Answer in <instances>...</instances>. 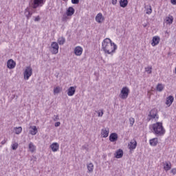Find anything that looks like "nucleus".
<instances>
[{"instance_id": "0eeeda50", "label": "nucleus", "mask_w": 176, "mask_h": 176, "mask_svg": "<svg viewBox=\"0 0 176 176\" xmlns=\"http://www.w3.org/2000/svg\"><path fill=\"white\" fill-rule=\"evenodd\" d=\"M58 43L56 42H52L50 50L52 54H57L58 53Z\"/></svg>"}, {"instance_id": "cd10ccee", "label": "nucleus", "mask_w": 176, "mask_h": 176, "mask_svg": "<svg viewBox=\"0 0 176 176\" xmlns=\"http://www.w3.org/2000/svg\"><path fill=\"white\" fill-rule=\"evenodd\" d=\"M87 170L89 173H93V170H94V165L93 164V163H89L87 165Z\"/></svg>"}, {"instance_id": "4be33fe9", "label": "nucleus", "mask_w": 176, "mask_h": 176, "mask_svg": "<svg viewBox=\"0 0 176 176\" xmlns=\"http://www.w3.org/2000/svg\"><path fill=\"white\" fill-rule=\"evenodd\" d=\"M25 16H26L28 20L30 19V17H31V16H32V12L30 11V8H27L25 10Z\"/></svg>"}, {"instance_id": "7c9ffc66", "label": "nucleus", "mask_w": 176, "mask_h": 176, "mask_svg": "<svg viewBox=\"0 0 176 176\" xmlns=\"http://www.w3.org/2000/svg\"><path fill=\"white\" fill-rule=\"evenodd\" d=\"M63 90V89L60 87H56L54 89V94H58Z\"/></svg>"}, {"instance_id": "473e14b6", "label": "nucleus", "mask_w": 176, "mask_h": 176, "mask_svg": "<svg viewBox=\"0 0 176 176\" xmlns=\"http://www.w3.org/2000/svg\"><path fill=\"white\" fill-rule=\"evenodd\" d=\"M152 66H148L147 67H145V72H147V74H152Z\"/></svg>"}, {"instance_id": "5701e85b", "label": "nucleus", "mask_w": 176, "mask_h": 176, "mask_svg": "<svg viewBox=\"0 0 176 176\" xmlns=\"http://www.w3.org/2000/svg\"><path fill=\"white\" fill-rule=\"evenodd\" d=\"M128 4H129V1L127 0L120 1V6H121V8H126V6H127Z\"/></svg>"}, {"instance_id": "ddd939ff", "label": "nucleus", "mask_w": 176, "mask_h": 176, "mask_svg": "<svg viewBox=\"0 0 176 176\" xmlns=\"http://www.w3.org/2000/svg\"><path fill=\"white\" fill-rule=\"evenodd\" d=\"M75 91H76V87H70L67 90V96L72 97L75 94Z\"/></svg>"}, {"instance_id": "f257e3e1", "label": "nucleus", "mask_w": 176, "mask_h": 176, "mask_svg": "<svg viewBox=\"0 0 176 176\" xmlns=\"http://www.w3.org/2000/svg\"><path fill=\"white\" fill-rule=\"evenodd\" d=\"M102 50H103L104 54H109L110 56H113L118 50V45L112 42L110 38H104L102 42Z\"/></svg>"}, {"instance_id": "393cba45", "label": "nucleus", "mask_w": 176, "mask_h": 176, "mask_svg": "<svg viewBox=\"0 0 176 176\" xmlns=\"http://www.w3.org/2000/svg\"><path fill=\"white\" fill-rule=\"evenodd\" d=\"M75 13V10L72 7H69L67 12V16H72Z\"/></svg>"}, {"instance_id": "9d476101", "label": "nucleus", "mask_w": 176, "mask_h": 176, "mask_svg": "<svg viewBox=\"0 0 176 176\" xmlns=\"http://www.w3.org/2000/svg\"><path fill=\"white\" fill-rule=\"evenodd\" d=\"M82 53H83V48L80 46H77L74 48V54L76 56H82Z\"/></svg>"}, {"instance_id": "6ab92c4d", "label": "nucleus", "mask_w": 176, "mask_h": 176, "mask_svg": "<svg viewBox=\"0 0 176 176\" xmlns=\"http://www.w3.org/2000/svg\"><path fill=\"white\" fill-rule=\"evenodd\" d=\"M109 140L111 142H115V141H118V134L116 133H113L109 136Z\"/></svg>"}, {"instance_id": "e433bc0d", "label": "nucleus", "mask_w": 176, "mask_h": 176, "mask_svg": "<svg viewBox=\"0 0 176 176\" xmlns=\"http://www.w3.org/2000/svg\"><path fill=\"white\" fill-rule=\"evenodd\" d=\"M72 3H73L74 5H76L79 3V0H72Z\"/></svg>"}, {"instance_id": "c85d7f7f", "label": "nucleus", "mask_w": 176, "mask_h": 176, "mask_svg": "<svg viewBox=\"0 0 176 176\" xmlns=\"http://www.w3.org/2000/svg\"><path fill=\"white\" fill-rule=\"evenodd\" d=\"M146 14H151L152 13V6L151 5L146 6Z\"/></svg>"}, {"instance_id": "2f4dec72", "label": "nucleus", "mask_w": 176, "mask_h": 176, "mask_svg": "<svg viewBox=\"0 0 176 176\" xmlns=\"http://www.w3.org/2000/svg\"><path fill=\"white\" fill-rule=\"evenodd\" d=\"M58 43L59 45H63V43H65V38L64 37H60L58 39Z\"/></svg>"}, {"instance_id": "72a5a7b5", "label": "nucleus", "mask_w": 176, "mask_h": 176, "mask_svg": "<svg viewBox=\"0 0 176 176\" xmlns=\"http://www.w3.org/2000/svg\"><path fill=\"white\" fill-rule=\"evenodd\" d=\"M135 122V120L133 118H129V124L131 127L134 125V123Z\"/></svg>"}, {"instance_id": "f8f14e48", "label": "nucleus", "mask_w": 176, "mask_h": 176, "mask_svg": "<svg viewBox=\"0 0 176 176\" xmlns=\"http://www.w3.org/2000/svg\"><path fill=\"white\" fill-rule=\"evenodd\" d=\"M50 148L52 149V152H57L58 149H60V144L57 142H54L50 145Z\"/></svg>"}, {"instance_id": "58836bf2", "label": "nucleus", "mask_w": 176, "mask_h": 176, "mask_svg": "<svg viewBox=\"0 0 176 176\" xmlns=\"http://www.w3.org/2000/svg\"><path fill=\"white\" fill-rule=\"evenodd\" d=\"M41 20V16H37L34 18V21H39Z\"/></svg>"}, {"instance_id": "aec40b11", "label": "nucleus", "mask_w": 176, "mask_h": 176, "mask_svg": "<svg viewBox=\"0 0 176 176\" xmlns=\"http://www.w3.org/2000/svg\"><path fill=\"white\" fill-rule=\"evenodd\" d=\"M31 130L30 131V133L32 135H36L38 133V129L36 128V126H30Z\"/></svg>"}, {"instance_id": "a211bd4d", "label": "nucleus", "mask_w": 176, "mask_h": 176, "mask_svg": "<svg viewBox=\"0 0 176 176\" xmlns=\"http://www.w3.org/2000/svg\"><path fill=\"white\" fill-rule=\"evenodd\" d=\"M101 135L103 138H107L109 135V129H103L101 131Z\"/></svg>"}, {"instance_id": "4468645a", "label": "nucleus", "mask_w": 176, "mask_h": 176, "mask_svg": "<svg viewBox=\"0 0 176 176\" xmlns=\"http://www.w3.org/2000/svg\"><path fill=\"white\" fill-rule=\"evenodd\" d=\"M173 102H174V96H169L166 98V105H167V107H171Z\"/></svg>"}, {"instance_id": "39448f33", "label": "nucleus", "mask_w": 176, "mask_h": 176, "mask_svg": "<svg viewBox=\"0 0 176 176\" xmlns=\"http://www.w3.org/2000/svg\"><path fill=\"white\" fill-rule=\"evenodd\" d=\"M32 75V68L30 66L27 67L23 72V78L25 80H28Z\"/></svg>"}, {"instance_id": "20e7f679", "label": "nucleus", "mask_w": 176, "mask_h": 176, "mask_svg": "<svg viewBox=\"0 0 176 176\" xmlns=\"http://www.w3.org/2000/svg\"><path fill=\"white\" fill-rule=\"evenodd\" d=\"M31 6L32 9H38V8H42L45 5V0H31Z\"/></svg>"}, {"instance_id": "2eb2a0df", "label": "nucleus", "mask_w": 176, "mask_h": 176, "mask_svg": "<svg viewBox=\"0 0 176 176\" xmlns=\"http://www.w3.org/2000/svg\"><path fill=\"white\" fill-rule=\"evenodd\" d=\"M151 146H156L159 144V139L157 138H153L149 140Z\"/></svg>"}, {"instance_id": "9b49d317", "label": "nucleus", "mask_w": 176, "mask_h": 176, "mask_svg": "<svg viewBox=\"0 0 176 176\" xmlns=\"http://www.w3.org/2000/svg\"><path fill=\"white\" fill-rule=\"evenodd\" d=\"M7 67L9 69H13L16 67V62L13 59H10L7 62Z\"/></svg>"}, {"instance_id": "a878e982", "label": "nucleus", "mask_w": 176, "mask_h": 176, "mask_svg": "<svg viewBox=\"0 0 176 176\" xmlns=\"http://www.w3.org/2000/svg\"><path fill=\"white\" fill-rule=\"evenodd\" d=\"M174 20V18L173 16H170L166 18L165 21L166 24H173V21Z\"/></svg>"}, {"instance_id": "37998d69", "label": "nucleus", "mask_w": 176, "mask_h": 176, "mask_svg": "<svg viewBox=\"0 0 176 176\" xmlns=\"http://www.w3.org/2000/svg\"><path fill=\"white\" fill-rule=\"evenodd\" d=\"M2 145H5L6 144V140H4L1 142Z\"/></svg>"}, {"instance_id": "ea45409f", "label": "nucleus", "mask_w": 176, "mask_h": 176, "mask_svg": "<svg viewBox=\"0 0 176 176\" xmlns=\"http://www.w3.org/2000/svg\"><path fill=\"white\" fill-rule=\"evenodd\" d=\"M111 3L112 5H116V3H118V0H112Z\"/></svg>"}, {"instance_id": "f704fd0d", "label": "nucleus", "mask_w": 176, "mask_h": 176, "mask_svg": "<svg viewBox=\"0 0 176 176\" xmlns=\"http://www.w3.org/2000/svg\"><path fill=\"white\" fill-rule=\"evenodd\" d=\"M17 148H19V144L15 142L12 144V149H13V151H16V149H17Z\"/></svg>"}, {"instance_id": "7ed1b4c3", "label": "nucleus", "mask_w": 176, "mask_h": 176, "mask_svg": "<svg viewBox=\"0 0 176 176\" xmlns=\"http://www.w3.org/2000/svg\"><path fill=\"white\" fill-rule=\"evenodd\" d=\"M130 94V89L127 87H123L120 91V98L122 100H126Z\"/></svg>"}, {"instance_id": "423d86ee", "label": "nucleus", "mask_w": 176, "mask_h": 176, "mask_svg": "<svg viewBox=\"0 0 176 176\" xmlns=\"http://www.w3.org/2000/svg\"><path fill=\"white\" fill-rule=\"evenodd\" d=\"M148 119L149 120H152V119H155V120H159V115H157V109H153L150 113L148 114Z\"/></svg>"}, {"instance_id": "a19ab883", "label": "nucleus", "mask_w": 176, "mask_h": 176, "mask_svg": "<svg viewBox=\"0 0 176 176\" xmlns=\"http://www.w3.org/2000/svg\"><path fill=\"white\" fill-rule=\"evenodd\" d=\"M60 124H61L60 123V122H56V123H55V127H58V126H60Z\"/></svg>"}, {"instance_id": "f03ea898", "label": "nucleus", "mask_w": 176, "mask_h": 176, "mask_svg": "<svg viewBox=\"0 0 176 176\" xmlns=\"http://www.w3.org/2000/svg\"><path fill=\"white\" fill-rule=\"evenodd\" d=\"M150 129L155 135H164L166 134V129L163 126L162 122H156L150 126Z\"/></svg>"}, {"instance_id": "dca6fc26", "label": "nucleus", "mask_w": 176, "mask_h": 176, "mask_svg": "<svg viewBox=\"0 0 176 176\" xmlns=\"http://www.w3.org/2000/svg\"><path fill=\"white\" fill-rule=\"evenodd\" d=\"M104 16H102V14L101 12L98 13L96 16V21L97 23H101L102 21H104Z\"/></svg>"}, {"instance_id": "f3484780", "label": "nucleus", "mask_w": 176, "mask_h": 176, "mask_svg": "<svg viewBox=\"0 0 176 176\" xmlns=\"http://www.w3.org/2000/svg\"><path fill=\"white\" fill-rule=\"evenodd\" d=\"M115 157L116 159H122L123 157V150L118 149L115 153Z\"/></svg>"}, {"instance_id": "4c0bfd02", "label": "nucleus", "mask_w": 176, "mask_h": 176, "mask_svg": "<svg viewBox=\"0 0 176 176\" xmlns=\"http://www.w3.org/2000/svg\"><path fill=\"white\" fill-rule=\"evenodd\" d=\"M170 173H171L173 175H175V174H176V168H173V169L170 170Z\"/></svg>"}, {"instance_id": "79ce46f5", "label": "nucleus", "mask_w": 176, "mask_h": 176, "mask_svg": "<svg viewBox=\"0 0 176 176\" xmlns=\"http://www.w3.org/2000/svg\"><path fill=\"white\" fill-rule=\"evenodd\" d=\"M173 5H176V0H170Z\"/></svg>"}, {"instance_id": "c9c22d12", "label": "nucleus", "mask_w": 176, "mask_h": 176, "mask_svg": "<svg viewBox=\"0 0 176 176\" xmlns=\"http://www.w3.org/2000/svg\"><path fill=\"white\" fill-rule=\"evenodd\" d=\"M102 115H104V111L100 110L99 111H98V116L101 118L102 117Z\"/></svg>"}, {"instance_id": "b1692460", "label": "nucleus", "mask_w": 176, "mask_h": 176, "mask_svg": "<svg viewBox=\"0 0 176 176\" xmlns=\"http://www.w3.org/2000/svg\"><path fill=\"white\" fill-rule=\"evenodd\" d=\"M164 170H165V171L171 170V162H166L164 166Z\"/></svg>"}, {"instance_id": "c756f323", "label": "nucleus", "mask_w": 176, "mask_h": 176, "mask_svg": "<svg viewBox=\"0 0 176 176\" xmlns=\"http://www.w3.org/2000/svg\"><path fill=\"white\" fill-rule=\"evenodd\" d=\"M14 130L15 131V134H20L21 131H23V128L21 126L15 127Z\"/></svg>"}, {"instance_id": "bb28decb", "label": "nucleus", "mask_w": 176, "mask_h": 176, "mask_svg": "<svg viewBox=\"0 0 176 176\" xmlns=\"http://www.w3.org/2000/svg\"><path fill=\"white\" fill-rule=\"evenodd\" d=\"M156 89L157 91H163V90L164 89V85L160 83L157 84Z\"/></svg>"}, {"instance_id": "1a4fd4ad", "label": "nucleus", "mask_w": 176, "mask_h": 176, "mask_svg": "<svg viewBox=\"0 0 176 176\" xmlns=\"http://www.w3.org/2000/svg\"><path fill=\"white\" fill-rule=\"evenodd\" d=\"M137 148V140L135 139L131 140V142L128 144V148L129 151H134Z\"/></svg>"}, {"instance_id": "6e6552de", "label": "nucleus", "mask_w": 176, "mask_h": 176, "mask_svg": "<svg viewBox=\"0 0 176 176\" xmlns=\"http://www.w3.org/2000/svg\"><path fill=\"white\" fill-rule=\"evenodd\" d=\"M160 43V36H154L152 38L151 45L153 46V47H155V46H157Z\"/></svg>"}, {"instance_id": "412c9836", "label": "nucleus", "mask_w": 176, "mask_h": 176, "mask_svg": "<svg viewBox=\"0 0 176 176\" xmlns=\"http://www.w3.org/2000/svg\"><path fill=\"white\" fill-rule=\"evenodd\" d=\"M29 150L32 153H34V152H35L36 151V146L35 145H34V143L30 142L29 144Z\"/></svg>"}]
</instances>
